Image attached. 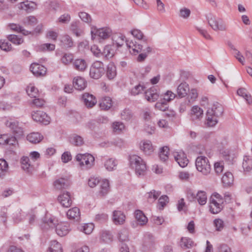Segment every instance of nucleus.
Listing matches in <instances>:
<instances>
[{
    "instance_id": "obj_44",
    "label": "nucleus",
    "mask_w": 252,
    "mask_h": 252,
    "mask_svg": "<svg viewBox=\"0 0 252 252\" xmlns=\"http://www.w3.org/2000/svg\"><path fill=\"white\" fill-rule=\"evenodd\" d=\"M160 193L155 190L148 192L146 194V197L147 198L148 201L150 203H152L155 201L159 196Z\"/></svg>"
},
{
    "instance_id": "obj_29",
    "label": "nucleus",
    "mask_w": 252,
    "mask_h": 252,
    "mask_svg": "<svg viewBox=\"0 0 252 252\" xmlns=\"http://www.w3.org/2000/svg\"><path fill=\"white\" fill-rule=\"evenodd\" d=\"M234 178L231 172H227L224 173L221 178V181L224 186H230L233 183Z\"/></svg>"
},
{
    "instance_id": "obj_51",
    "label": "nucleus",
    "mask_w": 252,
    "mask_h": 252,
    "mask_svg": "<svg viewBox=\"0 0 252 252\" xmlns=\"http://www.w3.org/2000/svg\"><path fill=\"white\" fill-rule=\"evenodd\" d=\"M7 39L9 41L16 45H20L23 42V39L22 38L15 34H10L8 35Z\"/></svg>"
},
{
    "instance_id": "obj_9",
    "label": "nucleus",
    "mask_w": 252,
    "mask_h": 252,
    "mask_svg": "<svg viewBox=\"0 0 252 252\" xmlns=\"http://www.w3.org/2000/svg\"><path fill=\"white\" fill-rule=\"evenodd\" d=\"M32 119L36 122L47 125L50 123V118L42 111L32 112Z\"/></svg>"
},
{
    "instance_id": "obj_4",
    "label": "nucleus",
    "mask_w": 252,
    "mask_h": 252,
    "mask_svg": "<svg viewBox=\"0 0 252 252\" xmlns=\"http://www.w3.org/2000/svg\"><path fill=\"white\" fill-rule=\"evenodd\" d=\"M206 17L208 24L215 31H225L227 30V27L221 19L212 13L208 14Z\"/></svg>"
},
{
    "instance_id": "obj_37",
    "label": "nucleus",
    "mask_w": 252,
    "mask_h": 252,
    "mask_svg": "<svg viewBox=\"0 0 252 252\" xmlns=\"http://www.w3.org/2000/svg\"><path fill=\"white\" fill-rule=\"evenodd\" d=\"M79 21H75L70 25V30L77 36H79L83 33V31L79 28Z\"/></svg>"
},
{
    "instance_id": "obj_62",
    "label": "nucleus",
    "mask_w": 252,
    "mask_h": 252,
    "mask_svg": "<svg viewBox=\"0 0 252 252\" xmlns=\"http://www.w3.org/2000/svg\"><path fill=\"white\" fill-rule=\"evenodd\" d=\"M155 107L157 109L162 111H165L168 109V105L166 102L161 100L156 103Z\"/></svg>"
},
{
    "instance_id": "obj_61",
    "label": "nucleus",
    "mask_w": 252,
    "mask_h": 252,
    "mask_svg": "<svg viewBox=\"0 0 252 252\" xmlns=\"http://www.w3.org/2000/svg\"><path fill=\"white\" fill-rule=\"evenodd\" d=\"M34 99L32 100L31 102V106H34L37 107H41L45 104V100L42 98H39L38 97L36 98H34Z\"/></svg>"
},
{
    "instance_id": "obj_30",
    "label": "nucleus",
    "mask_w": 252,
    "mask_h": 252,
    "mask_svg": "<svg viewBox=\"0 0 252 252\" xmlns=\"http://www.w3.org/2000/svg\"><path fill=\"white\" fill-rule=\"evenodd\" d=\"M117 75L116 67L112 63H110L107 65L106 75L110 80L114 79Z\"/></svg>"
},
{
    "instance_id": "obj_46",
    "label": "nucleus",
    "mask_w": 252,
    "mask_h": 252,
    "mask_svg": "<svg viewBox=\"0 0 252 252\" xmlns=\"http://www.w3.org/2000/svg\"><path fill=\"white\" fill-rule=\"evenodd\" d=\"M117 164V163L115 159L112 158L108 159L104 162V166L108 171L114 170L116 167Z\"/></svg>"
},
{
    "instance_id": "obj_54",
    "label": "nucleus",
    "mask_w": 252,
    "mask_h": 252,
    "mask_svg": "<svg viewBox=\"0 0 252 252\" xmlns=\"http://www.w3.org/2000/svg\"><path fill=\"white\" fill-rule=\"evenodd\" d=\"M119 240L121 242H125L128 240V231L127 229H123L118 233Z\"/></svg>"
},
{
    "instance_id": "obj_28",
    "label": "nucleus",
    "mask_w": 252,
    "mask_h": 252,
    "mask_svg": "<svg viewBox=\"0 0 252 252\" xmlns=\"http://www.w3.org/2000/svg\"><path fill=\"white\" fill-rule=\"evenodd\" d=\"M100 108L104 110L109 109L112 106V101L110 97L105 96L102 97L99 101Z\"/></svg>"
},
{
    "instance_id": "obj_53",
    "label": "nucleus",
    "mask_w": 252,
    "mask_h": 252,
    "mask_svg": "<svg viewBox=\"0 0 252 252\" xmlns=\"http://www.w3.org/2000/svg\"><path fill=\"white\" fill-rule=\"evenodd\" d=\"M94 228L93 223H86L83 226H81L79 229L86 234H91Z\"/></svg>"
},
{
    "instance_id": "obj_16",
    "label": "nucleus",
    "mask_w": 252,
    "mask_h": 252,
    "mask_svg": "<svg viewBox=\"0 0 252 252\" xmlns=\"http://www.w3.org/2000/svg\"><path fill=\"white\" fill-rule=\"evenodd\" d=\"M223 112L222 106L219 103L216 102L214 103L212 107L209 109L207 112L211 115H213L216 117L221 116Z\"/></svg>"
},
{
    "instance_id": "obj_56",
    "label": "nucleus",
    "mask_w": 252,
    "mask_h": 252,
    "mask_svg": "<svg viewBox=\"0 0 252 252\" xmlns=\"http://www.w3.org/2000/svg\"><path fill=\"white\" fill-rule=\"evenodd\" d=\"M125 128L124 124L120 122H115L112 124V128L115 132L119 133Z\"/></svg>"
},
{
    "instance_id": "obj_14",
    "label": "nucleus",
    "mask_w": 252,
    "mask_h": 252,
    "mask_svg": "<svg viewBox=\"0 0 252 252\" xmlns=\"http://www.w3.org/2000/svg\"><path fill=\"white\" fill-rule=\"evenodd\" d=\"M173 155L175 160L181 167H185L188 165L189 160L187 158L186 155L184 152L181 151L176 152L174 153Z\"/></svg>"
},
{
    "instance_id": "obj_60",
    "label": "nucleus",
    "mask_w": 252,
    "mask_h": 252,
    "mask_svg": "<svg viewBox=\"0 0 252 252\" xmlns=\"http://www.w3.org/2000/svg\"><path fill=\"white\" fill-rule=\"evenodd\" d=\"M176 95L170 91H167L166 93L164 94L163 99L162 100L165 102H169L173 100Z\"/></svg>"
},
{
    "instance_id": "obj_41",
    "label": "nucleus",
    "mask_w": 252,
    "mask_h": 252,
    "mask_svg": "<svg viewBox=\"0 0 252 252\" xmlns=\"http://www.w3.org/2000/svg\"><path fill=\"white\" fill-rule=\"evenodd\" d=\"M193 245V242L190 238L188 237H182L180 241V246L184 249L191 248Z\"/></svg>"
},
{
    "instance_id": "obj_20",
    "label": "nucleus",
    "mask_w": 252,
    "mask_h": 252,
    "mask_svg": "<svg viewBox=\"0 0 252 252\" xmlns=\"http://www.w3.org/2000/svg\"><path fill=\"white\" fill-rule=\"evenodd\" d=\"M22 168L27 172L31 173L34 170V165L28 157H23L21 159Z\"/></svg>"
},
{
    "instance_id": "obj_19",
    "label": "nucleus",
    "mask_w": 252,
    "mask_h": 252,
    "mask_svg": "<svg viewBox=\"0 0 252 252\" xmlns=\"http://www.w3.org/2000/svg\"><path fill=\"white\" fill-rule=\"evenodd\" d=\"M112 219L116 225H121L125 222L126 216L122 211L116 210L113 212Z\"/></svg>"
},
{
    "instance_id": "obj_26",
    "label": "nucleus",
    "mask_w": 252,
    "mask_h": 252,
    "mask_svg": "<svg viewBox=\"0 0 252 252\" xmlns=\"http://www.w3.org/2000/svg\"><path fill=\"white\" fill-rule=\"evenodd\" d=\"M66 215L69 219L78 221L80 218L79 209L77 207L72 208L67 212Z\"/></svg>"
},
{
    "instance_id": "obj_36",
    "label": "nucleus",
    "mask_w": 252,
    "mask_h": 252,
    "mask_svg": "<svg viewBox=\"0 0 252 252\" xmlns=\"http://www.w3.org/2000/svg\"><path fill=\"white\" fill-rule=\"evenodd\" d=\"M196 199L200 205H204L207 202L206 193L203 190H199L196 193Z\"/></svg>"
},
{
    "instance_id": "obj_2",
    "label": "nucleus",
    "mask_w": 252,
    "mask_h": 252,
    "mask_svg": "<svg viewBox=\"0 0 252 252\" xmlns=\"http://www.w3.org/2000/svg\"><path fill=\"white\" fill-rule=\"evenodd\" d=\"M130 165L134 168L136 173L140 176L144 175L147 171V166L143 159L138 156L133 155L129 156Z\"/></svg>"
},
{
    "instance_id": "obj_42",
    "label": "nucleus",
    "mask_w": 252,
    "mask_h": 252,
    "mask_svg": "<svg viewBox=\"0 0 252 252\" xmlns=\"http://www.w3.org/2000/svg\"><path fill=\"white\" fill-rule=\"evenodd\" d=\"M26 92L28 95L32 98H36L39 96L38 90L32 84L27 87Z\"/></svg>"
},
{
    "instance_id": "obj_47",
    "label": "nucleus",
    "mask_w": 252,
    "mask_h": 252,
    "mask_svg": "<svg viewBox=\"0 0 252 252\" xmlns=\"http://www.w3.org/2000/svg\"><path fill=\"white\" fill-rule=\"evenodd\" d=\"M50 252H63L61 245L56 240L51 242Z\"/></svg>"
},
{
    "instance_id": "obj_45",
    "label": "nucleus",
    "mask_w": 252,
    "mask_h": 252,
    "mask_svg": "<svg viewBox=\"0 0 252 252\" xmlns=\"http://www.w3.org/2000/svg\"><path fill=\"white\" fill-rule=\"evenodd\" d=\"M206 117V124L208 126H214L218 122V118H219V117H216L211 114L209 115V114L207 112Z\"/></svg>"
},
{
    "instance_id": "obj_27",
    "label": "nucleus",
    "mask_w": 252,
    "mask_h": 252,
    "mask_svg": "<svg viewBox=\"0 0 252 252\" xmlns=\"http://www.w3.org/2000/svg\"><path fill=\"white\" fill-rule=\"evenodd\" d=\"M109 183L107 180H103L100 182V189L98 195L100 196L106 195L109 191Z\"/></svg>"
},
{
    "instance_id": "obj_24",
    "label": "nucleus",
    "mask_w": 252,
    "mask_h": 252,
    "mask_svg": "<svg viewBox=\"0 0 252 252\" xmlns=\"http://www.w3.org/2000/svg\"><path fill=\"white\" fill-rule=\"evenodd\" d=\"M134 216L137 223L140 225H144L148 222L147 218L144 215V213L140 210H137L135 211Z\"/></svg>"
},
{
    "instance_id": "obj_21",
    "label": "nucleus",
    "mask_w": 252,
    "mask_h": 252,
    "mask_svg": "<svg viewBox=\"0 0 252 252\" xmlns=\"http://www.w3.org/2000/svg\"><path fill=\"white\" fill-rule=\"evenodd\" d=\"M82 99L84 104L88 107H92L96 103L95 97L89 93H85L82 95Z\"/></svg>"
},
{
    "instance_id": "obj_32",
    "label": "nucleus",
    "mask_w": 252,
    "mask_h": 252,
    "mask_svg": "<svg viewBox=\"0 0 252 252\" xmlns=\"http://www.w3.org/2000/svg\"><path fill=\"white\" fill-rule=\"evenodd\" d=\"M74 67L79 71H84L87 66L86 62L82 59H76L73 63Z\"/></svg>"
},
{
    "instance_id": "obj_52",
    "label": "nucleus",
    "mask_w": 252,
    "mask_h": 252,
    "mask_svg": "<svg viewBox=\"0 0 252 252\" xmlns=\"http://www.w3.org/2000/svg\"><path fill=\"white\" fill-rule=\"evenodd\" d=\"M101 54L103 55L106 58L108 59L114 56V52L111 46L107 45L104 48L103 52Z\"/></svg>"
},
{
    "instance_id": "obj_17",
    "label": "nucleus",
    "mask_w": 252,
    "mask_h": 252,
    "mask_svg": "<svg viewBox=\"0 0 252 252\" xmlns=\"http://www.w3.org/2000/svg\"><path fill=\"white\" fill-rule=\"evenodd\" d=\"M189 92V87L186 82H182L177 88V95L180 98L185 97Z\"/></svg>"
},
{
    "instance_id": "obj_58",
    "label": "nucleus",
    "mask_w": 252,
    "mask_h": 252,
    "mask_svg": "<svg viewBox=\"0 0 252 252\" xmlns=\"http://www.w3.org/2000/svg\"><path fill=\"white\" fill-rule=\"evenodd\" d=\"M0 48L5 51H10L12 50V46L8 41L6 40H0Z\"/></svg>"
},
{
    "instance_id": "obj_12",
    "label": "nucleus",
    "mask_w": 252,
    "mask_h": 252,
    "mask_svg": "<svg viewBox=\"0 0 252 252\" xmlns=\"http://www.w3.org/2000/svg\"><path fill=\"white\" fill-rule=\"evenodd\" d=\"M30 70L37 77L43 76L46 74V68L40 64L33 63L31 65Z\"/></svg>"
},
{
    "instance_id": "obj_48",
    "label": "nucleus",
    "mask_w": 252,
    "mask_h": 252,
    "mask_svg": "<svg viewBox=\"0 0 252 252\" xmlns=\"http://www.w3.org/2000/svg\"><path fill=\"white\" fill-rule=\"evenodd\" d=\"M130 33L134 38L138 40H144L145 41H147V39H145V36H144V33L139 29H134L130 31Z\"/></svg>"
},
{
    "instance_id": "obj_33",
    "label": "nucleus",
    "mask_w": 252,
    "mask_h": 252,
    "mask_svg": "<svg viewBox=\"0 0 252 252\" xmlns=\"http://www.w3.org/2000/svg\"><path fill=\"white\" fill-rule=\"evenodd\" d=\"M25 216L26 213L20 209L13 214L12 219L15 223H18L25 219Z\"/></svg>"
},
{
    "instance_id": "obj_10",
    "label": "nucleus",
    "mask_w": 252,
    "mask_h": 252,
    "mask_svg": "<svg viewBox=\"0 0 252 252\" xmlns=\"http://www.w3.org/2000/svg\"><path fill=\"white\" fill-rule=\"evenodd\" d=\"M58 201L60 204L64 208L69 207L72 203L70 193L68 192H64L61 193L58 197Z\"/></svg>"
},
{
    "instance_id": "obj_43",
    "label": "nucleus",
    "mask_w": 252,
    "mask_h": 252,
    "mask_svg": "<svg viewBox=\"0 0 252 252\" xmlns=\"http://www.w3.org/2000/svg\"><path fill=\"white\" fill-rule=\"evenodd\" d=\"M61 42L65 47H71L73 46L72 38L68 35H63L61 37Z\"/></svg>"
},
{
    "instance_id": "obj_49",
    "label": "nucleus",
    "mask_w": 252,
    "mask_h": 252,
    "mask_svg": "<svg viewBox=\"0 0 252 252\" xmlns=\"http://www.w3.org/2000/svg\"><path fill=\"white\" fill-rule=\"evenodd\" d=\"M8 164L4 159H0V177L4 176L8 170Z\"/></svg>"
},
{
    "instance_id": "obj_39",
    "label": "nucleus",
    "mask_w": 252,
    "mask_h": 252,
    "mask_svg": "<svg viewBox=\"0 0 252 252\" xmlns=\"http://www.w3.org/2000/svg\"><path fill=\"white\" fill-rule=\"evenodd\" d=\"M237 94L245 98L248 104L252 103L251 95L249 94L245 88H240L237 91Z\"/></svg>"
},
{
    "instance_id": "obj_23",
    "label": "nucleus",
    "mask_w": 252,
    "mask_h": 252,
    "mask_svg": "<svg viewBox=\"0 0 252 252\" xmlns=\"http://www.w3.org/2000/svg\"><path fill=\"white\" fill-rule=\"evenodd\" d=\"M73 85L78 90H83L87 87V82L81 77H76L73 79Z\"/></svg>"
},
{
    "instance_id": "obj_38",
    "label": "nucleus",
    "mask_w": 252,
    "mask_h": 252,
    "mask_svg": "<svg viewBox=\"0 0 252 252\" xmlns=\"http://www.w3.org/2000/svg\"><path fill=\"white\" fill-rule=\"evenodd\" d=\"M127 40L125 36L122 34H117L113 37V44H116L117 47H121Z\"/></svg>"
},
{
    "instance_id": "obj_5",
    "label": "nucleus",
    "mask_w": 252,
    "mask_h": 252,
    "mask_svg": "<svg viewBox=\"0 0 252 252\" xmlns=\"http://www.w3.org/2000/svg\"><path fill=\"white\" fill-rule=\"evenodd\" d=\"M195 166L197 170L205 175L209 174L211 170L208 158L203 156H198L196 158Z\"/></svg>"
},
{
    "instance_id": "obj_7",
    "label": "nucleus",
    "mask_w": 252,
    "mask_h": 252,
    "mask_svg": "<svg viewBox=\"0 0 252 252\" xmlns=\"http://www.w3.org/2000/svg\"><path fill=\"white\" fill-rule=\"evenodd\" d=\"M104 66L102 62L95 61L90 68V76L95 79L99 78L104 73Z\"/></svg>"
},
{
    "instance_id": "obj_11",
    "label": "nucleus",
    "mask_w": 252,
    "mask_h": 252,
    "mask_svg": "<svg viewBox=\"0 0 252 252\" xmlns=\"http://www.w3.org/2000/svg\"><path fill=\"white\" fill-rule=\"evenodd\" d=\"M223 199L217 200L213 197H211L210 201V211L212 214H217L222 209Z\"/></svg>"
},
{
    "instance_id": "obj_8",
    "label": "nucleus",
    "mask_w": 252,
    "mask_h": 252,
    "mask_svg": "<svg viewBox=\"0 0 252 252\" xmlns=\"http://www.w3.org/2000/svg\"><path fill=\"white\" fill-rule=\"evenodd\" d=\"M189 116L190 121L197 123L203 117V110L198 106L194 105L191 108Z\"/></svg>"
},
{
    "instance_id": "obj_63",
    "label": "nucleus",
    "mask_w": 252,
    "mask_h": 252,
    "mask_svg": "<svg viewBox=\"0 0 252 252\" xmlns=\"http://www.w3.org/2000/svg\"><path fill=\"white\" fill-rule=\"evenodd\" d=\"M79 16L80 19L85 23H90L92 22L91 16L85 12H81L79 13Z\"/></svg>"
},
{
    "instance_id": "obj_55",
    "label": "nucleus",
    "mask_w": 252,
    "mask_h": 252,
    "mask_svg": "<svg viewBox=\"0 0 252 252\" xmlns=\"http://www.w3.org/2000/svg\"><path fill=\"white\" fill-rule=\"evenodd\" d=\"M252 229V222L249 223H242L241 226V230L243 234L248 235Z\"/></svg>"
},
{
    "instance_id": "obj_34",
    "label": "nucleus",
    "mask_w": 252,
    "mask_h": 252,
    "mask_svg": "<svg viewBox=\"0 0 252 252\" xmlns=\"http://www.w3.org/2000/svg\"><path fill=\"white\" fill-rule=\"evenodd\" d=\"M70 142L76 146H81L84 144L83 138L78 135L73 134L69 137Z\"/></svg>"
},
{
    "instance_id": "obj_15",
    "label": "nucleus",
    "mask_w": 252,
    "mask_h": 252,
    "mask_svg": "<svg viewBox=\"0 0 252 252\" xmlns=\"http://www.w3.org/2000/svg\"><path fill=\"white\" fill-rule=\"evenodd\" d=\"M69 225L67 222H61L56 225V231L60 236H63L67 235L70 231Z\"/></svg>"
},
{
    "instance_id": "obj_18",
    "label": "nucleus",
    "mask_w": 252,
    "mask_h": 252,
    "mask_svg": "<svg viewBox=\"0 0 252 252\" xmlns=\"http://www.w3.org/2000/svg\"><path fill=\"white\" fill-rule=\"evenodd\" d=\"M145 96L148 101L154 102L158 99L159 94L158 90L155 87H152L145 92Z\"/></svg>"
},
{
    "instance_id": "obj_3",
    "label": "nucleus",
    "mask_w": 252,
    "mask_h": 252,
    "mask_svg": "<svg viewBox=\"0 0 252 252\" xmlns=\"http://www.w3.org/2000/svg\"><path fill=\"white\" fill-rule=\"evenodd\" d=\"M75 159L82 169L91 168L94 165V158L88 153L78 154L75 157Z\"/></svg>"
},
{
    "instance_id": "obj_25",
    "label": "nucleus",
    "mask_w": 252,
    "mask_h": 252,
    "mask_svg": "<svg viewBox=\"0 0 252 252\" xmlns=\"http://www.w3.org/2000/svg\"><path fill=\"white\" fill-rule=\"evenodd\" d=\"M112 30L109 28L106 27L97 29L94 34L103 39H105L110 36Z\"/></svg>"
},
{
    "instance_id": "obj_13",
    "label": "nucleus",
    "mask_w": 252,
    "mask_h": 252,
    "mask_svg": "<svg viewBox=\"0 0 252 252\" xmlns=\"http://www.w3.org/2000/svg\"><path fill=\"white\" fill-rule=\"evenodd\" d=\"M71 185V182L67 177L60 178L56 180L53 183L54 188L58 190L65 189Z\"/></svg>"
},
{
    "instance_id": "obj_35",
    "label": "nucleus",
    "mask_w": 252,
    "mask_h": 252,
    "mask_svg": "<svg viewBox=\"0 0 252 252\" xmlns=\"http://www.w3.org/2000/svg\"><path fill=\"white\" fill-rule=\"evenodd\" d=\"M242 166L245 173L249 172L252 170V159L248 156H245Z\"/></svg>"
},
{
    "instance_id": "obj_59",
    "label": "nucleus",
    "mask_w": 252,
    "mask_h": 252,
    "mask_svg": "<svg viewBox=\"0 0 252 252\" xmlns=\"http://www.w3.org/2000/svg\"><path fill=\"white\" fill-rule=\"evenodd\" d=\"M190 10L186 7H183L180 9L179 16L185 19H188L190 15Z\"/></svg>"
},
{
    "instance_id": "obj_6",
    "label": "nucleus",
    "mask_w": 252,
    "mask_h": 252,
    "mask_svg": "<svg viewBox=\"0 0 252 252\" xmlns=\"http://www.w3.org/2000/svg\"><path fill=\"white\" fill-rule=\"evenodd\" d=\"M156 243L154 236L150 233L144 235L141 245V250L144 252H152L156 249Z\"/></svg>"
},
{
    "instance_id": "obj_64",
    "label": "nucleus",
    "mask_w": 252,
    "mask_h": 252,
    "mask_svg": "<svg viewBox=\"0 0 252 252\" xmlns=\"http://www.w3.org/2000/svg\"><path fill=\"white\" fill-rule=\"evenodd\" d=\"M132 117V114L131 111L129 109H125L121 113V118L122 119L129 121Z\"/></svg>"
},
{
    "instance_id": "obj_22",
    "label": "nucleus",
    "mask_w": 252,
    "mask_h": 252,
    "mask_svg": "<svg viewBox=\"0 0 252 252\" xmlns=\"http://www.w3.org/2000/svg\"><path fill=\"white\" fill-rule=\"evenodd\" d=\"M140 149L146 154L151 155L154 151L152 143L149 140H144L141 142Z\"/></svg>"
},
{
    "instance_id": "obj_50",
    "label": "nucleus",
    "mask_w": 252,
    "mask_h": 252,
    "mask_svg": "<svg viewBox=\"0 0 252 252\" xmlns=\"http://www.w3.org/2000/svg\"><path fill=\"white\" fill-rule=\"evenodd\" d=\"M9 26L10 29H11L12 30L17 32H22L24 35H28L30 33V32L25 30L19 25H17L15 24H11L9 25Z\"/></svg>"
},
{
    "instance_id": "obj_31",
    "label": "nucleus",
    "mask_w": 252,
    "mask_h": 252,
    "mask_svg": "<svg viewBox=\"0 0 252 252\" xmlns=\"http://www.w3.org/2000/svg\"><path fill=\"white\" fill-rule=\"evenodd\" d=\"M27 140L32 143H38L43 139V136L38 132H32L27 137Z\"/></svg>"
},
{
    "instance_id": "obj_1",
    "label": "nucleus",
    "mask_w": 252,
    "mask_h": 252,
    "mask_svg": "<svg viewBox=\"0 0 252 252\" xmlns=\"http://www.w3.org/2000/svg\"><path fill=\"white\" fill-rule=\"evenodd\" d=\"M126 45L131 55H138L136 58V61L139 63L143 62L148 55L153 50V48L150 46H147L145 49H143L142 45L132 40L126 41Z\"/></svg>"
},
{
    "instance_id": "obj_40",
    "label": "nucleus",
    "mask_w": 252,
    "mask_h": 252,
    "mask_svg": "<svg viewBox=\"0 0 252 252\" xmlns=\"http://www.w3.org/2000/svg\"><path fill=\"white\" fill-rule=\"evenodd\" d=\"M169 149L167 146H164L160 148L159 157L161 161L165 162L168 159Z\"/></svg>"
},
{
    "instance_id": "obj_57",
    "label": "nucleus",
    "mask_w": 252,
    "mask_h": 252,
    "mask_svg": "<svg viewBox=\"0 0 252 252\" xmlns=\"http://www.w3.org/2000/svg\"><path fill=\"white\" fill-rule=\"evenodd\" d=\"M5 125L7 127H10L12 130H13L14 132H18V129H20L18 126V122L17 121H7L6 122Z\"/></svg>"
}]
</instances>
